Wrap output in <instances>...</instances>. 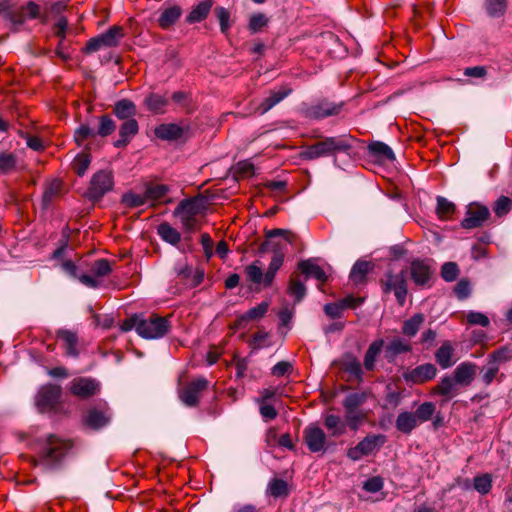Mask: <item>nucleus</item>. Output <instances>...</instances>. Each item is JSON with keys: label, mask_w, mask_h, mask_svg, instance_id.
I'll return each instance as SVG.
<instances>
[{"label": "nucleus", "mask_w": 512, "mask_h": 512, "mask_svg": "<svg viewBox=\"0 0 512 512\" xmlns=\"http://www.w3.org/2000/svg\"><path fill=\"white\" fill-rule=\"evenodd\" d=\"M491 216L487 206L474 202L467 206L465 217L460 222L463 229H475L483 227Z\"/></svg>", "instance_id": "16"}, {"label": "nucleus", "mask_w": 512, "mask_h": 512, "mask_svg": "<svg viewBox=\"0 0 512 512\" xmlns=\"http://www.w3.org/2000/svg\"><path fill=\"white\" fill-rule=\"evenodd\" d=\"M116 129V124L114 120L108 116L103 115L99 118V126L96 130L97 136L106 137L112 134Z\"/></svg>", "instance_id": "58"}, {"label": "nucleus", "mask_w": 512, "mask_h": 512, "mask_svg": "<svg viewBox=\"0 0 512 512\" xmlns=\"http://www.w3.org/2000/svg\"><path fill=\"white\" fill-rule=\"evenodd\" d=\"M436 363L442 369L452 367L456 360L454 359V348L450 341H444L434 353Z\"/></svg>", "instance_id": "26"}, {"label": "nucleus", "mask_w": 512, "mask_h": 512, "mask_svg": "<svg viewBox=\"0 0 512 512\" xmlns=\"http://www.w3.org/2000/svg\"><path fill=\"white\" fill-rule=\"evenodd\" d=\"M410 278L416 286H430L434 270L429 259H414L409 267Z\"/></svg>", "instance_id": "18"}, {"label": "nucleus", "mask_w": 512, "mask_h": 512, "mask_svg": "<svg viewBox=\"0 0 512 512\" xmlns=\"http://www.w3.org/2000/svg\"><path fill=\"white\" fill-rule=\"evenodd\" d=\"M369 156L380 160H395L392 148L384 142L373 141L368 145Z\"/></svg>", "instance_id": "32"}, {"label": "nucleus", "mask_w": 512, "mask_h": 512, "mask_svg": "<svg viewBox=\"0 0 512 512\" xmlns=\"http://www.w3.org/2000/svg\"><path fill=\"white\" fill-rule=\"evenodd\" d=\"M323 424L330 437H339L346 432V423L338 415L327 414L323 417Z\"/></svg>", "instance_id": "31"}, {"label": "nucleus", "mask_w": 512, "mask_h": 512, "mask_svg": "<svg viewBox=\"0 0 512 512\" xmlns=\"http://www.w3.org/2000/svg\"><path fill=\"white\" fill-rule=\"evenodd\" d=\"M477 365L473 362L465 361L460 363L452 373L442 376L434 387L431 388V394L443 397L442 403L450 401L460 394L462 389L469 387L476 377Z\"/></svg>", "instance_id": "1"}, {"label": "nucleus", "mask_w": 512, "mask_h": 512, "mask_svg": "<svg viewBox=\"0 0 512 512\" xmlns=\"http://www.w3.org/2000/svg\"><path fill=\"white\" fill-rule=\"evenodd\" d=\"M209 386L208 380L203 377H197L184 387L178 389L180 401L187 407L194 408L200 403V395Z\"/></svg>", "instance_id": "15"}, {"label": "nucleus", "mask_w": 512, "mask_h": 512, "mask_svg": "<svg viewBox=\"0 0 512 512\" xmlns=\"http://www.w3.org/2000/svg\"><path fill=\"white\" fill-rule=\"evenodd\" d=\"M364 419L365 415L358 410L345 411L344 422L346 423V427H349L352 431H357Z\"/></svg>", "instance_id": "57"}, {"label": "nucleus", "mask_w": 512, "mask_h": 512, "mask_svg": "<svg viewBox=\"0 0 512 512\" xmlns=\"http://www.w3.org/2000/svg\"><path fill=\"white\" fill-rule=\"evenodd\" d=\"M508 0H485L484 8L488 16L492 18L503 17L507 11Z\"/></svg>", "instance_id": "41"}, {"label": "nucleus", "mask_w": 512, "mask_h": 512, "mask_svg": "<svg viewBox=\"0 0 512 512\" xmlns=\"http://www.w3.org/2000/svg\"><path fill=\"white\" fill-rule=\"evenodd\" d=\"M384 346L383 339L374 340L368 347L364 356V367L367 371H373L375 369L376 358L382 351Z\"/></svg>", "instance_id": "36"}, {"label": "nucleus", "mask_w": 512, "mask_h": 512, "mask_svg": "<svg viewBox=\"0 0 512 512\" xmlns=\"http://www.w3.org/2000/svg\"><path fill=\"white\" fill-rule=\"evenodd\" d=\"M232 175L234 181L241 178L253 177L255 175V167L252 162H236L226 172L224 178Z\"/></svg>", "instance_id": "29"}, {"label": "nucleus", "mask_w": 512, "mask_h": 512, "mask_svg": "<svg viewBox=\"0 0 512 512\" xmlns=\"http://www.w3.org/2000/svg\"><path fill=\"white\" fill-rule=\"evenodd\" d=\"M124 37L123 28L120 26H112L105 33L91 38L84 50L86 53H94L103 48L115 47L119 44L120 40Z\"/></svg>", "instance_id": "14"}, {"label": "nucleus", "mask_w": 512, "mask_h": 512, "mask_svg": "<svg viewBox=\"0 0 512 512\" xmlns=\"http://www.w3.org/2000/svg\"><path fill=\"white\" fill-rule=\"evenodd\" d=\"M266 493L276 499H286L290 495V488L287 481L274 477L269 481Z\"/></svg>", "instance_id": "33"}, {"label": "nucleus", "mask_w": 512, "mask_h": 512, "mask_svg": "<svg viewBox=\"0 0 512 512\" xmlns=\"http://www.w3.org/2000/svg\"><path fill=\"white\" fill-rule=\"evenodd\" d=\"M147 202L146 195H139L132 191L126 192L121 197V204L128 208H137Z\"/></svg>", "instance_id": "54"}, {"label": "nucleus", "mask_w": 512, "mask_h": 512, "mask_svg": "<svg viewBox=\"0 0 512 512\" xmlns=\"http://www.w3.org/2000/svg\"><path fill=\"white\" fill-rule=\"evenodd\" d=\"M0 16L7 20L12 29L17 30L25 22V16L22 11H14L11 9H4L0 11Z\"/></svg>", "instance_id": "52"}, {"label": "nucleus", "mask_w": 512, "mask_h": 512, "mask_svg": "<svg viewBox=\"0 0 512 512\" xmlns=\"http://www.w3.org/2000/svg\"><path fill=\"white\" fill-rule=\"evenodd\" d=\"M171 323L167 317L152 314L145 318L141 314L140 323L137 326V334L144 339H160L170 331Z\"/></svg>", "instance_id": "8"}, {"label": "nucleus", "mask_w": 512, "mask_h": 512, "mask_svg": "<svg viewBox=\"0 0 512 512\" xmlns=\"http://www.w3.org/2000/svg\"><path fill=\"white\" fill-rule=\"evenodd\" d=\"M512 359V348L509 345L501 346L488 355V364H494L499 367L500 364L507 363Z\"/></svg>", "instance_id": "45"}, {"label": "nucleus", "mask_w": 512, "mask_h": 512, "mask_svg": "<svg viewBox=\"0 0 512 512\" xmlns=\"http://www.w3.org/2000/svg\"><path fill=\"white\" fill-rule=\"evenodd\" d=\"M471 281L468 278H461L454 286V293L459 300H465L471 295Z\"/></svg>", "instance_id": "62"}, {"label": "nucleus", "mask_w": 512, "mask_h": 512, "mask_svg": "<svg viewBox=\"0 0 512 512\" xmlns=\"http://www.w3.org/2000/svg\"><path fill=\"white\" fill-rule=\"evenodd\" d=\"M284 263V260H282L280 257H272L268 269L265 273H263V288H269L272 286L275 277L277 275V272L280 270Z\"/></svg>", "instance_id": "43"}, {"label": "nucleus", "mask_w": 512, "mask_h": 512, "mask_svg": "<svg viewBox=\"0 0 512 512\" xmlns=\"http://www.w3.org/2000/svg\"><path fill=\"white\" fill-rule=\"evenodd\" d=\"M269 302L262 301L257 306L250 308L248 311L244 313V316L248 321L260 320L262 319L269 309Z\"/></svg>", "instance_id": "60"}, {"label": "nucleus", "mask_w": 512, "mask_h": 512, "mask_svg": "<svg viewBox=\"0 0 512 512\" xmlns=\"http://www.w3.org/2000/svg\"><path fill=\"white\" fill-rule=\"evenodd\" d=\"M157 234L164 242L172 246H177L181 241L180 232L168 222H162L157 226Z\"/></svg>", "instance_id": "34"}, {"label": "nucleus", "mask_w": 512, "mask_h": 512, "mask_svg": "<svg viewBox=\"0 0 512 512\" xmlns=\"http://www.w3.org/2000/svg\"><path fill=\"white\" fill-rule=\"evenodd\" d=\"M460 274L459 266L456 262H445L441 266L440 275L442 279L446 282H453L455 281Z\"/></svg>", "instance_id": "55"}, {"label": "nucleus", "mask_w": 512, "mask_h": 512, "mask_svg": "<svg viewBox=\"0 0 512 512\" xmlns=\"http://www.w3.org/2000/svg\"><path fill=\"white\" fill-rule=\"evenodd\" d=\"M412 345L401 337H394L385 348V358L388 363H393L397 356L412 351Z\"/></svg>", "instance_id": "24"}, {"label": "nucleus", "mask_w": 512, "mask_h": 512, "mask_svg": "<svg viewBox=\"0 0 512 512\" xmlns=\"http://www.w3.org/2000/svg\"><path fill=\"white\" fill-rule=\"evenodd\" d=\"M284 263V260H282L280 257H272L268 269L265 273H263V288H269L272 286L275 277L277 275V272L280 270Z\"/></svg>", "instance_id": "44"}, {"label": "nucleus", "mask_w": 512, "mask_h": 512, "mask_svg": "<svg viewBox=\"0 0 512 512\" xmlns=\"http://www.w3.org/2000/svg\"><path fill=\"white\" fill-rule=\"evenodd\" d=\"M438 369L433 363H423L403 372L402 378L409 385H421L432 381L437 376Z\"/></svg>", "instance_id": "17"}, {"label": "nucleus", "mask_w": 512, "mask_h": 512, "mask_svg": "<svg viewBox=\"0 0 512 512\" xmlns=\"http://www.w3.org/2000/svg\"><path fill=\"white\" fill-rule=\"evenodd\" d=\"M209 199L203 194L181 200L173 211L175 217H195L207 209Z\"/></svg>", "instance_id": "19"}, {"label": "nucleus", "mask_w": 512, "mask_h": 512, "mask_svg": "<svg viewBox=\"0 0 512 512\" xmlns=\"http://www.w3.org/2000/svg\"><path fill=\"white\" fill-rule=\"evenodd\" d=\"M113 112L118 119L127 121L129 119H134L137 110L135 104L132 101L128 99H122L115 103Z\"/></svg>", "instance_id": "35"}, {"label": "nucleus", "mask_w": 512, "mask_h": 512, "mask_svg": "<svg viewBox=\"0 0 512 512\" xmlns=\"http://www.w3.org/2000/svg\"><path fill=\"white\" fill-rule=\"evenodd\" d=\"M406 275L407 269H402L398 273L388 269L379 280L383 295L393 293L399 306H404L408 294Z\"/></svg>", "instance_id": "6"}, {"label": "nucleus", "mask_w": 512, "mask_h": 512, "mask_svg": "<svg viewBox=\"0 0 512 512\" xmlns=\"http://www.w3.org/2000/svg\"><path fill=\"white\" fill-rule=\"evenodd\" d=\"M169 191H170V188L168 185L148 184L145 189V195H146L147 200H160V199L164 198L168 194Z\"/></svg>", "instance_id": "53"}, {"label": "nucleus", "mask_w": 512, "mask_h": 512, "mask_svg": "<svg viewBox=\"0 0 512 512\" xmlns=\"http://www.w3.org/2000/svg\"><path fill=\"white\" fill-rule=\"evenodd\" d=\"M367 400V394L365 392H354L348 394L343 400V407L345 411L358 410Z\"/></svg>", "instance_id": "49"}, {"label": "nucleus", "mask_w": 512, "mask_h": 512, "mask_svg": "<svg viewBox=\"0 0 512 512\" xmlns=\"http://www.w3.org/2000/svg\"><path fill=\"white\" fill-rule=\"evenodd\" d=\"M355 141V139L341 137L326 138L323 141L311 145L307 149V155L310 158L336 157L339 152H344L348 157H356L357 155L351 152L352 142Z\"/></svg>", "instance_id": "5"}, {"label": "nucleus", "mask_w": 512, "mask_h": 512, "mask_svg": "<svg viewBox=\"0 0 512 512\" xmlns=\"http://www.w3.org/2000/svg\"><path fill=\"white\" fill-rule=\"evenodd\" d=\"M211 8V3L209 1H203L199 3L196 7L192 9V11L186 17V22L193 24L197 22H201L204 20Z\"/></svg>", "instance_id": "47"}, {"label": "nucleus", "mask_w": 512, "mask_h": 512, "mask_svg": "<svg viewBox=\"0 0 512 512\" xmlns=\"http://www.w3.org/2000/svg\"><path fill=\"white\" fill-rule=\"evenodd\" d=\"M297 268L305 276V279L314 278L321 283H325L328 280V276L323 268L316 264L312 258L299 261Z\"/></svg>", "instance_id": "23"}, {"label": "nucleus", "mask_w": 512, "mask_h": 512, "mask_svg": "<svg viewBox=\"0 0 512 512\" xmlns=\"http://www.w3.org/2000/svg\"><path fill=\"white\" fill-rule=\"evenodd\" d=\"M290 93L291 89L289 88H280L277 91H271L269 96L264 98L262 102L257 106L256 112H258L261 115L265 114L275 105L281 102L285 97H287Z\"/></svg>", "instance_id": "27"}, {"label": "nucleus", "mask_w": 512, "mask_h": 512, "mask_svg": "<svg viewBox=\"0 0 512 512\" xmlns=\"http://www.w3.org/2000/svg\"><path fill=\"white\" fill-rule=\"evenodd\" d=\"M113 187L114 180L112 171L103 169L93 175L84 196L89 201L95 203L100 201L106 193L113 189Z\"/></svg>", "instance_id": "10"}, {"label": "nucleus", "mask_w": 512, "mask_h": 512, "mask_svg": "<svg viewBox=\"0 0 512 512\" xmlns=\"http://www.w3.org/2000/svg\"><path fill=\"white\" fill-rule=\"evenodd\" d=\"M456 211V206L443 196L437 197L436 214L440 219H449Z\"/></svg>", "instance_id": "48"}, {"label": "nucleus", "mask_w": 512, "mask_h": 512, "mask_svg": "<svg viewBox=\"0 0 512 512\" xmlns=\"http://www.w3.org/2000/svg\"><path fill=\"white\" fill-rule=\"evenodd\" d=\"M181 14L182 10L179 6L173 5L167 7L161 12L158 18V24L161 28L168 29L175 24V22L180 18Z\"/></svg>", "instance_id": "37"}, {"label": "nucleus", "mask_w": 512, "mask_h": 512, "mask_svg": "<svg viewBox=\"0 0 512 512\" xmlns=\"http://www.w3.org/2000/svg\"><path fill=\"white\" fill-rule=\"evenodd\" d=\"M113 412L105 400H98L89 405L81 416L83 429L91 432H99L110 425Z\"/></svg>", "instance_id": "3"}, {"label": "nucleus", "mask_w": 512, "mask_h": 512, "mask_svg": "<svg viewBox=\"0 0 512 512\" xmlns=\"http://www.w3.org/2000/svg\"><path fill=\"white\" fill-rule=\"evenodd\" d=\"M339 111V107L329 102H322L317 105L312 106L309 109V115L311 117L320 119L324 117H328L334 114H337Z\"/></svg>", "instance_id": "42"}, {"label": "nucleus", "mask_w": 512, "mask_h": 512, "mask_svg": "<svg viewBox=\"0 0 512 512\" xmlns=\"http://www.w3.org/2000/svg\"><path fill=\"white\" fill-rule=\"evenodd\" d=\"M283 237L285 241L293 244L296 239V234L287 229L275 228L265 231V240L258 248V254L263 255L267 252H272V257H280L284 260V245L280 241L273 240L275 237Z\"/></svg>", "instance_id": "9"}, {"label": "nucleus", "mask_w": 512, "mask_h": 512, "mask_svg": "<svg viewBox=\"0 0 512 512\" xmlns=\"http://www.w3.org/2000/svg\"><path fill=\"white\" fill-rule=\"evenodd\" d=\"M57 338L64 341L67 356L73 358H77L79 356V351L77 349L78 337L75 332L67 329H60L57 331Z\"/></svg>", "instance_id": "30"}, {"label": "nucleus", "mask_w": 512, "mask_h": 512, "mask_svg": "<svg viewBox=\"0 0 512 512\" xmlns=\"http://www.w3.org/2000/svg\"><path fill=\"white\" fill-rule=\"evenodd\" d=\"M73 448V442L55 434H48L40 439V447L35 460L36 465L47 471H55L62 467L65 457Z\"/></svg>", "instance_id": "2"}, {"label": "nucleus", "mask_w": 512, "mask_h": 512, "mask_svg": "<svg viewBox=\"0 0 512 512\" xmlns=\"http://www.w3.org/2000/svg\"><path fill=\"white\" fill-rule=\"evenodd\" d=\"M435 410V403L430 401L423 402L414 412H400L396 418L395 427L399 432L410 435L420 423L431 420Z\"/></svg>", "instance_id": "4"}, {"label": "nucleus", "mask_w": 512, "mask_h": 512, "mask_svg": "<svg viewBox=\"0 0 512 512\" xmlns=\"http://www.w3.org/2000/svg\"><path fill=\"white\" fill-rule=\"evenodd\" d=\"M323 311L331 319H341L344 315V310L340 301L326 303Z\"/></svg>", "instance_id": "63"}, {"label": "nucleus", "mask_w": 512, "mask_h": 512, "mask_svg": "<svg viewBox=\"0 0 512 512\" xmlns=\"http://www.w3.org/2000/svg\"><path fill=\"white\" fill-rule=\"evenodd\" d=\"M258 263L259 261L253 262L244 269L246 282L250 283L248 290L251 292H259L263 283V271Z\"/></svg>", "instance_id": "25"}, {"label": "nucleus", "mask_w": 512, "mask_h": 512, "mask_svg": "<svg viewBox=\"0 0 512 512\" xmlns=\"http://www.w3.org/2000/svg\"><path fill=\"white\" fill-rule=\"evenodd\" d=\"M138 123L135 119L124 121L119 130V139L114 142L115 147L127 145L133 136L138 133Z\"/></svg>", "instance_id": "28"}, {"label": "nucleus", "mask_w": 512, "mask_h": 512, "mask_svg": "<svg viewBox=\"0 0 512 512\" xmlns=\"http://www.w3.org/2000/svg\"><path fill=\"white\" fill-rule=\"evenodd\" d=\"M96 130L88 126L87 124H81L74 133L75 142L81 146L88 139L96 138Z\"/></svg>", "instance_id": "56"}, {"label": "nucleus", "mask_w": 512, "mask_h": 512, "mask_svg": "<svg viewBox=\"0 0 512 512\" xmlns=\"http://www.w3.org/2000/svg\"><path fill=\"white\" fill-rule=\"evenodd\" d=\"M375 269L372 261L358 259L352 266L349 273V280L355 285H365L368 282V275Z\"/></svg>", "instance_id": "22"}, {"label": "nucleus", "mask_w": 512, "mask_h": 512, "mask_svg": "<svg viewBox=\"0 0 512 512\" xmlns=\"http://www.w3.org/2000/svg\"><path fill=\"white\" fill-rule=\"evenodd\" d=\"M512 210V199L508 196H500L493 205V211L498 217L506 216Z\"/></svg>", "instance_id": "59"}, {"label": "nucleus", "mask_w": 512, "mask_h": 512, "mask_svg": "<svg viewBox=\"0 0 512 512\" xmlns=\"http://www.w3.org/2000/svg\"><path fill=\"white\" fill-rule=\"evenodd\" d=\"M62 387L48 383L42 385L35 395V406L40 413H58L62 406Z\"/></svg>", "instance_id": "7"}, {"label": "nucleus", "mask_w": 512, "mask_h": 512, "mask_svg": "<svg viewBox=\"0 0 512 512\" xmlns=\"http://www.w3.org/2000/svg\"><path fill=\"white\" fill-rule=\"evenodd\" d=\"M145 104L151 111L155 113H162L164 111V107L167 105V100L160 95L151 94L145 99Z\"/></svg>", "instance_id": "61"}, {"label": "nucleus", "mask_w": 512, "mask_h": 512, "mask_svg": "<svg viewBox=\"0 0 512 512\" xmlns=\"http://www.w3.org/2000/svg\"><path fill=\"white\" fill-rule=\"evenodd\" d=\"M70 392L80 399H88L100 392V383L89 377H78L72 380Z\"/></svg>", "instance_id": "20"}, {"label": "nucleus", "mask_w": 512, "mask_h": 512, "mask_svg": "<svg viewBox=\"0 0 512 512\" xmlns=\"http://www.w3.org/2000/svg\"><path fill=\"white\" fill-rule=\"evenodd\" d=\"M424 322V314L416 313L412 317L403 322L401 332L404 336L412 338L418 333L420 327L423 325Z\"/></svg>", "instance_id": "38"}, {"label": "nucleus", "mask_w": 512, "mask_h": 512, "mask_svg": "<svg viewBox=\"0 0 512 512\" xmlns=\"http://www.w3.org/2000/svg\"><path fill=\"white\" fill-rule=\"evenodd\" d=\"M90 272L96 277H105L112 272V266L108 259L101 258L90 263Z\"/></svg>", "instance_id": "50"}, {"label": "nucleus", "mask_w": 512, "mask_h": 512, "mask_svg": "<svg viewBox=\"0 0 512 512\" xmlns=\"http://www.w3.org/2000/svg\"><path fill=\"white\" fill-rule=\"evenodd\" d=\"M287 294L294 298V304H298L305 298L307 288L304 282L292 278L288 283Z\"/></svg>", "instance_id": "46"}, {"label": "nucleus", "mask_w": 512, "mask_h": 512, "mask_svg": "<svg viewBox=\"0 0 512 512\" xmlns=\"http://www.w3.org/2000/svg\"><path fill=\"white\" fill-rule=\"evenodd\" d=\"M62 185L63 183L60 179H54L46 186L41 200L43 209H47L51 205L53 199L60 194Z\"/></svg>", "instance_id": "40"}, {"label": "nucleus", "mask_w": 512, "mask_h": 512, "mask_svg": "<svg viewBox=\"0 0 512 512\" xmlns=\"http://www.w3.org/2000/svg\"><path fill=\"white\" fill-rule=\"evenodd\" d=\"M473 488L481 495L488 494L492 489V477L490 474L485 473L477 475L473 479Z\"/></svg>", "instance_id": "51"}, {"label": "nucleus", "mask_w": 512, "mask_h": 512, "mask_svg": "<svg viewBox=\"0 0 512 512\" xmlns=\"http://www.w3.org/2000/svg\"><path fill=\"white\" fill-rule=\"evenodd\" d=\"M155 135L162 140H184L191 136L189 126L175 123L161 124L155 128Z\"/></svg>", "instance_id": "21"}, {"label": "nucleus", "mask_w": 512, "mask_h": 512, "mask_svg": "<svg viewBox=\"0 0 512 512\" xmlns=\"http://www.w3.org/2000/svg\"><path fill=\"white\" fill-rule=\"evenodd\" d=\"M63 271L73 279L79 280L83 285L89 288H98L100 282L87 273L90 271V263L84 259H79L77 263L72 260H65L62 263Z\"/></svg>", "instance_id": "12"}, {"label": "nucleus", "mask_w": 512, "mask_h": 512, "mask_svg": "<svg viewBox=\"0 0 512 512\" xmlns=\"http://www.w3.org/2000/svg\"><path fill=\"white\" fill-rule=\"evenodd\" d=\"M466 320L470 325H480L482 327H487L490 324V320L485 314L476 311L468 312L466 315Z\"/></svg>", "instance_id": "64"}, {"label": "nucleus", "mask_w": 512, "mask_h": 512, "mask_svg": "<svg viewBox=\"0 0 512 512\" xmlns=\"http://www.w3.org/2000/svg\"><path fill=\"white\" fill-rule=\"evenodd\" d=\"M342 368L345 372L354 376L359 382L363 381V370L357 357L352 353H346L344 355Z\"/></svg>", "instance_id": "39"}, {"label": "nucleus", "mask_w": 512, "mask_h": 512, "mask_svg": "<svg viewBox=\"0 0 512 512\" xmlns=\"http://www.w3.org/2000/svg\"><path fill=\"white\" fill-rule=\"evenodd\" d=\"M303 440L312 453L334 450L336 444L327 440L325 432L315 423L309 424L303 431Z\"/></svg>", "instance_id": "11"}, {"label": "nucleus", "mask_w": 512, "mask_h": 512, "mask_svg": "<svg viewBox=\"0 0 512 512\" xmlns=\"http://www.w3.org/2000/svg\"><path fill=\"white\" fill-rule=\"evenodd\" d=\"M387 438L383 434H369L365 436L356 446L347 450L346 456L352 461H358L363 456L372 454L386 442Z\"/></svg>", "instance_id": "13"}]
</instances>
